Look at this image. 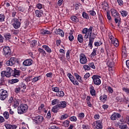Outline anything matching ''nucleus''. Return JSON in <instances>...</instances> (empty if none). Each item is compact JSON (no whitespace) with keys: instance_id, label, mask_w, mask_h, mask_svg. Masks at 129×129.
<instances>
[{"instance_id":"nucleus-1","label":"nucleus","mask_w":129,"mask_h":129,"mask_svg":"<svg viewBox=\"0 0 129 129\" xmlns=\"http://www.w3.org/2000/svg\"><path fill=\"white\" fill-rule=\"evenodd\" d=\"M32 120L35 124H40L44 120V117L41 115L36 116L32 117Z\"/></svg>"},{"instance_id":"nucleus-2","label":"nucleus","mask_w":129,"mask_h":129,"mask_svg":"<svg viewBox=\"0 0 129 129\" xmlns=\"http://www.w3.org/2000/svg\"><path fill=\"white\" fill-rule=\"evenodd\" d=\"M27 110H28V105L26 104L21 105L20 107H18V108L19 114H23V113L27 112Z\"/></svg>"},{"instance_id":"nucleus-3","label":"nucleus","mask_w":129,"mask_h":129,"mask_svg":"<svg viewBox=\"0 0 129 129\" xmlns=\"http://www.w3.org/2000/svg\"><path fill=\"white\" fill-rule=\"evenodd\" d=\"M88 35H89L88 46L90 47V49H92V44H93V41H94V38H95V34H94V33H88Z\"/></svg>"},{"instance_id":"nucleus-4","label":"nucleus","mask_w":129,"mask_h":129,"mask_svg":"<svg viewBox=\"0 0 129 129\" xmlns=\"http://www.w3.org/2000/svg\"><path fill=\"white\" fill-rule=\"evenodd\" d=\"M9 95L8 94V91L1 89L0 90V99L1 100H5L8 98Z\"/></svg>"},{"instance_id":"nucleus-5","label":"nucleus","mask_w":129,"mask_h":129,"mask_svg":"<svg viewBox=\"0 0 129 129\" xmlns=\"http://www.w3.org/2000/svg\"><path fill=\"white\" fill-rule=\"evenodd\" d=\"M12 24L15 29H19L21 27V22L17 18H14L12 20Z\"/></svg>"},{"instance_id":"nucleus-6","label":"nucleus","mask_w":129,"mask_h":129,"mask_svg":"<svg viewBox=\"0 0 129 129\" xmlns=\"http://www.w3.org/2000/svg\"><path fill=\"white\" fill-rule=\"evenodd\" d=\"M99 77H100V76L98 75H94L92 77L94 84L95 85H100L101 84V81L100 80V79H99Z\"/></svg>"},{"instance_id":"nucleus-7","label":"nucleus","mask_w":129,"mask_h":129,"mask_svg":"<svg viewBox=\"0 0 129 129\" xmlns=\"http://www.w3.org/2000/svg\"><path fill=\"white\" fill-rule=\"evenodd\" d=\"M16 62H17V58L16 57H11L6 62V65L7 66H13V65L16 64Z\"/></svg>"},{"instance_id":"nucleus-8","label":"nucleus","mask_w":129,"mask_h":129,"mask_svg":"<svg viewBox=\"0 0 129 129\" xmlns=\"http://www.w3.org/2000/svg\"><path fill=\"white\" fill-rule=\"evenodd\" d=\"M80 61L81 64H86L87 63V58L85 54L82 53L80 55Z\"/></svg>"},{"instance_id":"nucleus-9","label":"nucleus","mask_w":129,"mask_h":129,"mask_svg":"<svg viewBox=\"0 0 129 129\" xmlns=\"http://www.w3.org/2000/svg\"><path fill=\"white\" fill-rule=\"evenodd\" d=\"M3 52L5 56H9V55H11V53H12V50L11 48L9 46H5L3 48Z\"/></svg>"},{"instance_id":"nucleus-10","label":"nucleus","mask_w":129,"mask_h":129,"mask_svg":"<svg viewBox=\"0 0 129 129\" xmlns=\"http://www.w3.org/2000/svg\"><path fill=\"white\" fill-rule=\"evenodd\" d=\"M56 105L58 106V108H65V107L67 106V102L66 101L58 102V104H57Z\"/></svg>"},{"instance_id":"nucleus-11","label":"nucleus","mask_w":129,"mask_h":129,"mask_svg":"<svg viewBox=\"0 0 129 129\" xmlns=\"http://www.w3.org/2000/svg\"><path fill=\"white\" fill-rule=\"evenodd\" d=\"M12 76L14 77H19V76H20V71L14 69V70L12 71Z\"/></svg>"},{"instance_id":"nucleus-12","label":"nucleus","mask_w":129,"mask_h":129,"mask_svg":"<svg viewBox=\"0 0 129 129\" xmlns=\"http://www.w3.org/2000/svg\"><path fill=\"white\" fill-rule=\"evenodd\" d=\"M111 13L113 18H117L118 17H120L118 12H116V10H115L114 9H111Z\"/></svg>"},{"instance_id":"nucleus-13","label":"nucleus","mask_w":129,"mask_h":129,"mask_svg":"<svg viewBox=\"0 0 129 129\" xmlns=\"http://www.w3.org/2000/svg\"><path fill=\"white\" fill-rule=\"evenodd\" d=\"M121 115L119 113H114L110 117L112 120H115L117 118H119Z\"/></svg>"},{"instance_id":"nucleus-14","label":"nucleus","mask_w":129,"mask_h":129,"mask_svg":"<svg viewBox=\"0 0 129 129\" xmlns=\"http://www.w3.org/2000/svg\"><path fill=\"white\" fill-rule=\"evenodd\" d=\"M32 64H33V60L31 59H26L23 62L24 66H31Z\"/></svg>"},{"instance_id":"nucleus-15","label":"nucleus","mask_w":129,"mask_h":129,"mask_svg":"<svg viewBox=\"0 0 129 129\" xmlns=\"http://www.w3.org/2000/svg\"><path fill=\"white\" fill-rule=\"evenodd\" d=\"M43 10H36L35 11V16L37 18H41L43 16Z\"/></svg>"},{"instance_id":"nucleus-16","label":"nucleus","mask_w":129,"mask_h":129,"mask_svg":"<svg viewBox=\"0 0 129 129\" xmlns=\"http://www.w3.org/2000/svg\"><path fill=\"white\" fill-rule=\"evenodd\" d=\"M1 76L2 77H5V76L6 77H11L12 76V72L11 73H8L7 72L3 71L1 73Z\"/></svg>"},{"instance_id":"nucleus-17","label":"nucleus","mask_w":129,"mask_h":129,"mask_svg":"<svg viewBox=\"0 0 129 129\" xmlns=\"http://www.w3.org/2000/svg\"><path fill=\"white\" fill-rule=\"evenodd\" d=\"M7 129H16L17 128V126L16 125H11L10 124H6L5 125Z\"/></svg>"},{"instance_id":"nucleus-18","label":"nucleus","mask_w":129,"mask_h":129,"mask_svg":"<svg viewBox=\"0 0 129 129\" xmlns=\"http://www.w3.org/2000/svg\"><path fill=\"white\" fill-rule=\"evenodd\" d=\"M92 29H93V27L91 26L89 28V29L85 28L83 30L82 33H92Z\"/></svg>"},{"instance_id":"nucleus-19","label":"nucleus","mask_w":129,"mask_h":129,"mask_svg":"<svg viewBox=\"0 0 129 129\" xmlns=\"http://www.w3.org/2000/svg\"><path fill=\"white\" fill-rule=\"evenodd\" d=\"M90 92L92 96H95L96 91H95V90H94V87H93V86H92L90 87Z\"/></svg>"},{"instance_id":"nucleus-20","label":"nucleus","mask_w":129,"mask_h":129,"mask_svg":"<svg viewBox=\"0 0 129 129\" xmlns=\"http://www.w3.org/2000/svg\"><path fill=\"white\" fill-rule=\"evenodd\" d=\"M120 14H121V16H122V17H126V16H127V15L128 14V13H127V11H125V10H121L119 11Z\"/></svg>"},{"instance_id":"nucleus-21","label":"nucleus","mask_w":129,"mask_h":129,"mask_svg":"<svg viewBox=\"0 0 129 129\" xmlns=\"http://www.w3.org/2000/svg\"><path fill=\"white\" fill-rule=\"evenodd\" d=\"M102 6L103 10H104L105 11H106V10H107V8H108V4H107V3L104 2L102 4Z\"/></svg>"},{"instance_id":"nucleus-22","label":"nucleus","mask_w":129,"mask_h":129,"mask_svg":"<svg viewBox=\"0 0 129 129\" xmlns=\"http://www.w3.org/2000/svg\"><path fill=\"white\" fill-rule=\"evenodd\" d=\"M112 44H114V46H115V47H118V45H119V43L118 42V40H117V39H114V40H113L111 42Z\"/></svg>"},{"instance_id":"nucleus-23","label":"nucleus","mask_w":129,"mask_h":129,"mask_svg":"<svg viewBox=\"0 0 129 129\" xmlns=\"http://www.w3.org/2000/svg\"><path fill=\"white\" fill-rule=\"evenodd\" d=\"M43 48L45 49V51L47 52V53H51L52 52V50H51V48L49 47V46L47 45H43Z\"/></svg>"},{"instance_id":"nucleus-24","label":"nucleus","mask_w":129,"mask_h":129,"mask_svg":"<svg viewBox=\"0 0 129 129\" xmlns=\"http://www.w3.org/2000/svg\"><path fill=\"white\" fill-rule=\"evenodd\" d=\"M64 92H63V91H58L57 93H56V96H57L58 97H63V96H64Z\"/></svg>"},{"instance_id":"nucleus-25","label":"nucleus","mask_w":129,"mask_h":129,"mask_svg":"<svg viewBox=\"0 0 129 129\" xmlns=\"http://www.w3.org/2000/svg\"><path fill=\"white\" fill-rule=\"evenodd\" d=\"M71 20L73 21V22H75V23H78L79 22V19L76 16H72L71 17Z\"/></svg>"},{"instance_id":"nucleus-26","label":"nucleus","mask_w":129,"mask_h":129,"mask_svg":"<svg viewBox=\"0 0 129 129\" xmlns=\"http://www.w3.org/2000/svg\"><path fill=\"white\" fill-rule=\"evenodd\" d=\"M78 41L79 43H83V37L82 35L79 34L78 36Z\"/></svg>"},{"instance_id":"nucleus-27","label":"nucleus","mask_w":129,"mask_h":129,"mask_svg":"<svg viewBox=\"0 0 129 129\" xmlns=\"http://www.w3.org/2000/svg\"><path fill=\"white\" fill-rule=\"evenodd\" d=\"M96 128H102V125H101V122L99 121L96 122Z\"/></svg>"},{"instance_id":"nucleus-28","label":"nucleus","mask_w":129,"mask_h":129,"mask_svg":"<svg viewBox=\"0 0 129 129\" xmlns=\"http://www.w3.org/2000/svg\"><path fill=\"white\" fill-rule=\"evenodd\" d=\"M82 17L83 18H84V19H86L87 20H88V19H89V16H88V14L85 12H83Z\"/></svg>"},{"instance_id":"nucleus-29","label":"nucleus","mask_w":129,"mask_h":129,"mask_svg":"<svg viewBox=\"0 0 129 129\" xmlns=\"http://www.w3.org/2000/svg\"><path fill=\"white\" fill-rule=\"evenodd\" d=\"M114 21L116 24H119L120 23V21H121V18H120V16H118V17H115L114 18Z\"/></svg>"},{"instance_id":"nucleus-30","label":"nucleus","mask_w":129,"mask_h":129,"mask_svg":"<svg viewBox=\"0 0 129 129\" xmlns=\"http://www.w3.org/2000/svg\"><path fill=\"white\" fill-rule=\"evenodd\" d=\"M4 116L6 119H8L10 116V113H9V112H5L3 114Z\"/></svg>"},{"instance_id":"nucleus-31","label":"nucleus","mask_w":129,"mask_h":129,"mask_svg":"<svg viewBox=\"0 0 129 129\" xmlns=\"http://www.w3.org/2000/svg\"><path fill=\"white\" fill-rule=\"evenodd\" d=\"M17 82H19V79H14L10 81V83L11 84H14V83H17Z\"/></svg>"},{"instance_id":"nucleus-32","label":"nucleus","mask_w":129,"mask_h":129,"mask_svg":"<svg viewBox=\"0 0 129 129\" xmlns=\"http://www.w3.org/2000/svg\"><path fill=\"white\" fill-rule=\"evenodd\" d=\"M59 103V100L54 99L51 102L52 105H55V104H58Z\"/></svg>"},{"instance_id":"nucleus-33","label":"nucleus","mask_w":129,"mask_h":129,"mask_svg":"<svg viewBox=\"0 0 129 129\" xmlns=\"http://www.w3.org/2000/svg\"><path fill=\"white\" fill-rule=\"evenodd\" d=\"M58 109H59V108L58 107V106H57L56 105L52 108V111L55 113L56 112H57V110H58Z\"/></svg>"},{"instance_id":"nucleus-34","label":"nucleus","mask_w":129,"mask_h":129,"mask_svg":"<svg viewBox=\"0 0 129 129\" xmlns=\"http://www.w3.org/2000/svg\"><path fill=\"white\" fill-rule=\"evenodd\" d=\"M36 7L37 8V9H38V10H42V9H43L44 8V5L41 4H38L36 5Z\"/></svg>"},{"instance_id":"nucleus-35","label":"nucleus","mask_w":129,"mask_h":129,"mask_svg":"<svg viewBox=\"0 0 129 129\" xmlns=\"http://www.w3.org/2000/svg\"><path fill=\"white\" fill-rule=\"evenodd\" d=\"M70 123V121L68 120H66L64 122H63V124L64 125L65 127H68L69 126Z\"/></svg>"},{"instance_id":"nucleus-36","label":"nucleus","mask_w":129,"mask_h":129,"mask_svg":"<svg viewBox=\"0 0 129 129\" xmlns=\"http://www.w3.org/2000/svg\"><path fill=\"white\" fill-rule=\"evenodd\" d=\"M31 45L32 47H34V46H36L37 45V40H34L30 41Z\"/></svg>"},{"instance_id":"nucleus-37","label":"nucleus","mask_w":129,"mask_h":129,"mask_svg":"<svg viewBox=\"0 0 129 129\" xmlns=\"http://www.w3.org/2000/svg\"><path fill=\"white\" fill-rule=\"evenodd\" d=\"M38 51L39 52V53H41V54H43L44 56H45V54H46V51H45V50H44L42 48H38Z\"/></svg>"},{"instance_id":"nucleus-38","label":"nucleus","mask_w":129,"mask_h":129,"mask_svg":"<svg viewBox=\"0 0 129 129\" xmlns=\"http://www.w3.org/2000/svg\"><path fill=\"white\" fill-rule=\"evenodd\" d=\"M69 39L71 42H73V40H74V37L73 36V33H71L69 37Z\"/></svg>"},{"instance_id":"nucleus-39","label":"nucleus","mask_w":129,"mask_h":129,"mask_svg":"<svg viewBox=\"0 0 129 129\" xmlns=\"http://www.w3.org/2000/svg\"><path fill=\"white\" fill-rule=\"evenodd\" d=\"M5 18L4 14H0V22H4L5 21Z\"/></svg>"},{"instance_id":"nucleus-40","label":"nucleus","mask_w":129,"mask_h":129,"mask_svg":"<svg viewBox=\"0 0 129 129\" xmlns=\"http://www.w3.org/2000/svg\"><path fill=\"white\" fill-rule=\"evenodd\" d=\"M69 115L67 114H64V115H61L60 119H66L67 117H68Z\"/></svg>"},{"instance_id":"nucleus-41","label":"nucleus","mask_w":129,"mask_h":129,"mask_svg":"<svg viewBox=\"0 0 129 129\" xmlns=\"http://www.w3.org/2000/svg\"><path fill=\"white\" fill-rule=\"evenodd\" d=\"M89 66L90 68H92L93 69H95V66H94V63L91 62L89 63Z\"/></svg>"},{"instance_id":"nucleus-42","label":"nucleus","mask_w":129,"mask_h":129,"mask_svg":"<svg viewBox=\"0 0 129 129\" xmlns=\"http://www.w3.org/2000/svg\"><path fill=\"white\" fill-rule=\"evenodd\" d=\"M13 106L14 108L18 107V106H19V102H18V101H15L13 104Z\"/></svg>"},{"instance_id":"nucleus-43","label":"nucleus","mask_w":129,"mask_h":129,"mask_svg":"<svg viewBox=\"0 0 129 129\" xmlns=\"http://www.w3.org/2000/svg\"><path fill=\"white\" fill-rule=\"evenodd\" d=\"M91 56H93V57H94L96 55V48H95L93 50V51L91 53Z\"/></svg>"},{"instance_id":"nucleus-44","label":"nucleus","mask_w":129,"mask_h":129,"mask_svg":"<svg viewBox=\"0 0 129 129\" xmlns=\"http://www.w3.org/2000/svg\"><path fill=\"white\" fill-rule=\"evenodd\" d=\"M52 91H54V92H57V93H58V92H59V88L55 87V88H52Z\"/></svg>"},{"instance_id":"nucleus-45","label":"nucleus","mask_w":129,"mask_h":129,"mask_svg":"<svg viewBox=\"0 0 129 129\" xmlns=\"http://www.w3.org/2000/svg\"><path fill=\"white\" fill-rule=\"evenodd\" d=\"M89 13H90L91 16H93V17L96 16V13L94 11H90Z\"/></svg>"},{"instance_id":"nucleus-46","label":"nucleus","mask_w":129,"mask_h":129,"mask_svg":"<svg viewBox=\"0 0 129 129\" xmlns=\"http://www.w3.org/2000/svg\"><path fill=\"white\" fill-rule=\"evenodd\" d=\"M70 119L71 120V121H76V120H77V118L74 116L71 117Z\"/></svg>"},{"instance_id":"nucleus-47","label":"nucleus","mask_w":129,"mask_h":129,"mask_svg":"<svg viewBox=\"0 0 129 129\" xmlns=\"http://www.w3.org/2000/svg\"><path fill=\"white\" fill-rule=\"evenodd\" d=\"M38 80H40V78H39V77H35L32 79V82H37V81H38Z\"/></svg>"},{"instance_id":"nucleus-48","label":"nucleus","mask_w":129,"mask_h":129,"mask_svg":"<svg viewBox=\"0 0 129 129\" xmlns=\"http://www.w3.org/2000/svg\"><path fill=\"white\" fill-rule=\"evenodd\" d=\"M5 84V78H2L0 80V85H4Z\"/></svg>"},{"instance_id":"nucleus-49","label":"nucleus","mask_w":129,"mask_h":129,"mask_svg":"<svg viewBox=\"0 0 129 129\" xmlns=\"http://www.w3.org/2000/svg\"><path fill=\"white\" fill-rule=\"evenodd\" d=\"M89 77H90V74H89V73H87L85 76H84V79H87L88 78H89Z\"/></svg>"},{"instance_id":"nucleus-50","label":"nucleus","mask_w":129,"mask_h":129,"mask_svg":"<svg viewBox=\"0 0 129 129\" xmlns=\"http://www.w3.org/2000/svg\"><path fill=\"white\" fill-rule=\"evenodd\" d=\"M63 0H58L57 2V5L58 7H61L62 4H63Z\"/></svg>"},{"instance_id":"nucleus-51","label":"nucleus","mask_w":129,"mask_h":129,"mask_svg":"<svg viewBox=\"0 0 129 129\" xmlns=\"http://www.w3.org/2000/svg\"><path fill=\"white\" fill-rule=\"evenodd\" d=\"M84 69L85 70H90V67L89 66L85 64L84 66Z\"/></svg>"},{"instance_id":"nucleus-52","label":"nucleus","mask_w":129,"mask_h":129,"mask_svg":"<svg viewBox=\"0 0 129 129\" xmlns=\"http://www.w3.org/2000/svg\"><path fill=\"white\" fill-rule=\"evenodd\" d=\"M13 70H12V68L8 67L7 69V71H6L5 72L9 73H12V71H13Z\"/></svg>"},{"instance_id":"nucleus-53","label":"nucleus","mask_w":129,"mask_h":129,"mask_svg":"<svg viewBox=\"0 0 129 129\" xmlns=\"http://www.w3.org/2000/svg\"><path fill=\"white\" fill-rule=\"evenodd\" d=\"M119 127L120 129H126L127 126H126V125H120Z\"/></svg>"},{"instance_id":"nucleus-54","label":"nucleus","mask_w":129,"mask_h":129,"mask_svg":"<svg viewBox=\"0 0 129 129\" xmlns=\"http://www.w3.org/2000/svg\"><path fill=\"white\" fill-rule=\"evenodd\" d=\"M5 37L6 39V40H9L10 39H11V34H6L5 35Z\"/></svg>"},{"instance_id":"nucleus-55","label":"nucleus","mask_w":129,"mask_h":129,"mask_svg":"<svg viewBox=\"0 0 129 129\" xmlns=\"http://www.w3.org/2000/svg\"><path fill=\"white\" fill-rule=\"evenodd\" d=\"M107 18L108 21H111V17L110 16V14L108 12H107Z\"/></svg>"},{"instance_id":"nucleus-56","label":"nucleus","mask_w":129,"mask_h":129,"mask_svg":"<svg viewBox=\"0 0 129 129\" xmlns=\"http://www.w3.org/2000/svg\"><path fill=\"white\" fill-rule=\"evenodd\" d=\"M123 91H124V92H126V93H128L129 94V89L126 88H123L122 89Z\"/></svg>"},{"instance_id":"nucleus-57","label":"nucleus","mask_w":129,"mask_h":129,"mask_svg":"<svg viewBox=\"0 0 129 129\" xmlns=\"http://www.w3.org/2000/svg\"><path fill=\"white\" fill-rule=\"evenodd\" d=\"M117 2L119 6H122V5H123L122 0H117Z\"/></svg>"},{"instance_id":"nucleus-58","label":"nucleus","mask_w":129,"mask_h":129,"mask_svg":"<svg viewBox=\"0 0 129 129\" xmlns=\"http://www.w3.org/2000/svg\"><path fill=\"white\" fill-rule=\"evenodd\" d=\"M63 30L59 28H56V31L55 32V33H63Z\"/></svg>"},{"instance_id":"nucleus-59","label":"nucleus","mask_w":129,"mask_h":129,"mask_svg":"<svg viewBox=\"0 0 129 129\" xmlns=\"http://www.w3.org/2000/svg\"><path fill=\"white\" fill-rule=\"evenodd\" d=\"M18 10L20 11V12H24L25 11V8L20 6L19 7Z\"/></svg>"},{"instance_id":"nucleus-60","label":"nucleus","mask_w":129,"mask_h":129,"mask_svg":"<svg viewBox=\"0 0 129 129\" xmlns=\"http://www.w3.org/2000/svg\"><path fill=\"white\" fill-rule=\"evenodd\" d=\"M108 90L109 93H112V92H113V90L110 87H108Z\"/></svg>"},{"instance_id":"nucleus-61","label":"nucleus","mask_w":129,"mask_h":129,"mask_svg":"<svg viewBox=\"0 0 129 129\" xmlns=\"http://www.w3.org/2000/svg\"><path fill=\"white\" fill-rule=\"evenodd\" d=\"M53 76V74L52 73H48L46 74V77L51 78Z\"/></svg>"},{"instance_id":"nucleus-62","label":"nucleus","mask_w":129,"mask_h":129,"mask_svg":"<svg viewBox=\"0 0 129 129\" xmlns=\"http://www.w3.org/2000/svg\"><path fill=\"white\" fill-rule=\"evenodd\" d=\"M109 39L111 40V42L114 40V37L112 35H110V34L109 35Z\"/></svg>"},{"instance_id":"nucleus-63","label":"nucleus","mask_w":129,"mask_h":129,"mask_svg":"<svg viewBox=\"0 0 129 129\" xmlns=\"http://www.w3.org/2000/svg\"><path fill=\"white\" fill-rule=\"evenodd\" d=\"M67 58H68V59L70 58V50H68L67 52Z\"/></svg>"},{"instance_id":"nucleus-64","label":"nucleus","mask_w":129,"mask_h":129,"mask_svg":"<svg viewBox=\"0 0 129 129\" xmlns=\"http://www.w3.org/2000/svg\"><path fill=\"white\" fill-rule=\"evenodd\" d=\"M49 129H60V128L56 125H53V126H51Z\"/></svg>"}]
</instances>
